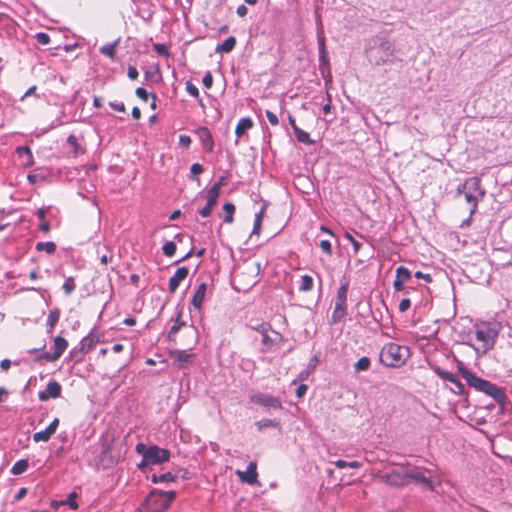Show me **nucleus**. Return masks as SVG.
Returning a JSON list of instances; mask_svg holds the SVG:
<instances>
[{
    "mask_svg": "<svg viewBox=\"0 0 512 512\" xmlns=\"http://www.w3.org/2000/svg\"><path fill=\"white\" fill-rule=\"evenodd\" d=\"M135 93H136L137 97H139L141 100H143V101H147L148 100L149 94H148V92L144 88L138 87L136 89Z\"/></svg>",
    "mask_w": 512,
    "mask_h": 512,
    "instance_id": "6e6d98bb",
    "label": "nucleus"
},
{
    "mask_svg": "<svg viewBox=\"0 0 512 512\" xmlns=\"http://www.w3.org/2000/svg\"><path fill=\"white\" fill-rule=\"evenodd\" d=\"M370 367V359L366 356L361 357L354 365L357 372L366 371Z\"/></svg>",
    "mask_w": 512,
    "mask_h": 512,
    "instance_id": "4c0bfd02",
    "label": "nucleus"
},
{
    "mask_svg": "<svg viewBox=\"0 0 512 512\" xmlns=\"http://www.w3.org/2000/svg\"><path fill=\"white\" fill-rule=\"evenodd\" d=\"M294 133L297 140L304 144H312L313 141L310 139V136L307 132L300 129L298 126H294Z\"/></svg>",
    "mask_w": 512,
    "mask_h": 512,
    "instance_id": "bb28decb",
    "label": "nucleus"
},
{
    "mask_svg": "<svg viewBox=\"0 0 512 512\" xmlns=\"http://www.w3.org/2000/svg\"><path fill=\"white\" fill-rule=\"evenodd\" d=\"M195 132L199 140L201 141L204 149L208 152H212L214 147V141L210 130L207 127L201 126Z\"/></svg>",
    "mask_w": 512,
    "mask_h": 512,
    "instance_id": "4468645a",
    "label": "nucleus"
},
{
    "mask_svg": "<svg viewBox=\"0 0 512 512\" xmlns=\"http://www.w3.org/2000/svg\"><path fill=\"white\" fill-rule=\"evenodd\" d=\"M463 190L473 193L478 198L485 196V190L481 187V180L478 177H471L462 184Z\"/></svg>",
    "mask_w": 512,
    "mask_h": 512,
    "instance_id": "ddd939ff",
    "label": "nucleus"
},
{
    "mask_svg": "<svg viewBox=\"0 0 512 512\" xmlns=\"http://www.w3.org/2000/svg\"><path fill=\"white\" fill-rule=\"evenodd\" d=\"M189 274L187 267H180L177 269L175 274L169 279V291L174 293L181 281H183Z\"/></svg>",
    "mask_w": 512,
    "mask_h": 512,
    "instance_id": "2eb2a0df",
    "label": "nucleus"
},
{
    "mask_svg": "<svg viewBox=\"0 0 512 512\" xmlns=\"http://www.w3.org/2000/svg\"><path fill=\"white\" fill-rule=\"evenodd\" d=\"M383 478L391 486L401 487L407 485L406 470H393L385 474Z\"/></svg>",
    "mask_w": 512,
    "mask_h": 512,
    "instance_id": "f8f14e48",
    "label": "nucleus"
},
{
    "mask_svg": "<svg viewBox=\"0 0 512 512\" xmlns=\"http://www.w3.org/2000/svg\"><path fill=\"white\" fill-rule=\"evenodd\" d=\"M258 331L261 332L262 335V344L266 347H270L272 345V339L269 337L267 333V324H261L258 328Z\"/></svg>",
    "mask_w": 512,
    "mask_h": 512,
    "instance_id": "e433bc0d",
    "label": "nucleus"
},
{
    "mask_svg": "<svg viewBox=\"0 0 512 512\" xmlns=\"http://www.w3.org/2000/svg\"><path fill=\"white\" fill-rule=\"evenodd\" d=\"M256 425L261 430L263 428H268V427L276 426L277 423L274 420H271V419H262L260 421H257Z\"/></svg>",
    "mask_w": 512,
    "mask_h": 512,
    "instance_id": "a18cd8bd",
    "label": "nucleus"
},
{
    "mask_svg": "<svg viewBox=\"0 0 512 512\" xmlns=\"http://www.w3.org/2000/svg\"><path fill=\"white\" fill-rule=\"evenodd\" d=\"M77 496H78V495H77V493H76V492H71V493L68 495L67 499H66L64 502H62V503H63V504H67L71 509L75 510V509H77V508H78V503H77V501H76Z\"/></svg>",
    "mask_w": 512,
    "mask_h": 512,
    "instance_id": "a19ab883",
    "label": "nucleus"
},
{
    "mask_svg": "<svg viewBox=\"0 0 512 512\" xmlns=\"http://www.w3.org/2000/svg\"><path fill=\"white\" fill-rule=\"evenodd\" d=\"M412 277V274L411 272L409 271L408 268L404 267V266H399L397 269H396V276H395V279L397 280H400L402 282H408Z\"/></svg>",
    "mask_w": 512,
    "mask_h": 512,
    "instance_id": "a878e982",
    "label": "nucleus"
},
{
    "mask_svg": "<svg viewBox=\"0 0 512 512\" xmlns=\"http://www.w3.org/2000/svg\"><path fill=\"white\" fill-rule=\"evenodd\" d=\"M190 172L193 175H199V174H201L203 172V167L199 163H194V164H192V166L190 168Z\"/></svg>",
    "mask_w": 512,
    "mask_h": 512,
    "instance_id": "bf43d9fd",
    "label": "nucleus"
},
{
    "mask_svg": "<svg viewBox=\"0 0 512 512\" xmlns=\"http://www.w3.org/2000/svg\"><path fill=\"white\" fill-rule=\"evenodd\" d=\"M318 362H319V359L317 356L312 357L310 359L307 367L299 373L298 379L300 381L306 380L314 372Z\"/></svg>",
    "mask_w": 512,
    "mask_h": 512,
    "instance_id": "412c9836",
    "label": "nucleus"
},
{
    "mask_svg": "<svg viewBox=\"0 0 512 512\" xmlns=\"http://www.w3.org/2000/svg\"><path fill=\"white\" fill-rule=\"evenodd\" d=\"M68 346V342L66 339H64L61 336H56L54 338V357L53 358H60L64 351L66 350Z\"/></svg>",
    "mask_w": 512,
    "mask_h": 512,
    "instance_id": "aec40b11",
    "label": "nucleus"
},
{
    "mask_svg": "<svg viewBox=\"0 0 512 512\" xmlns=\"http://www.w3.org/2000/svg\"><path fill=\"white\" fill-rule=\"evenodd\" d=\"M37 251H46L48 254H53L56 251V244L54 242H38L36 244Z\"/></svg>",
    "mask_w": 512,
    "mask_h": 512,
    "instance_id": "c756f323",
    "label": "nucleus"
},
{
    "mask_svg": "<svg viewBox=\"0 0 512 512\" xmlns=\"http://www.w3.org/2000/svg\"><path fill=\"white\" fill-rule=\"evenodd\" d=\"M236 45V38L233 36L228 37L222 44L217 45L215 51L216 52H231Z\"/></svg>",
    "mask_w": 512,
    "mask_h": 512,
    "instance_id": "4be33fe9",
    "label": "nucleus"
},
{
    "mask_svg": "<svg viewBox=\"0 0 512 512\" xmlns=\"http://www.w3.org/2000/svg\"><path fill=\"white\" fill-rule=\"evenodd\" d=\"M346 315V304L335 302V308L332 314V322H340Z\"/></svg>",
    "mask_w": 512,
    "mask_h": 512,
    "instance_id": "5701e85b",
    "label": "nucleus"
},
{
    "mask_svg": "<svg viewBox=\"0 0 512 512\" xmlns=\"http://www.w3.org/2000/svg\"><path fill=\"white\" fill-rule=\"evenodd\" d=\"M465 200L467 201V203L471 204V210H470V214H473L475 213V211L477 210V205H478V202L480 200H482L483 198H478L476 197L475 194L473 193H470L468 191H465Z\"/></svg>",
    "mask_w": 512,
    "mask_h": 512,
    "instance_id": "cd10ccee",
    "label": "nucleus"
},
{
    "mask_svg": "<svg viewBox=\"0 0 512 512\" xmlns=\"http://www.w3.org/2000/svg\"><path fill=\"white\" fill-rule=\"evenodd\" d=\"M410 306H411L410 299L404 298L399 303V311L400 312H405V311H407L410 308Z\"/></svg>",
    "mask_w": 512,
    "mask_h": 512,
    "instance_id": "864d4df0",
    "label": "nucleus"
},
{
    "mask_svg": "<svg viewBox=\"0 0 512 512\" xmlns=\"http://www.w3.org/2000/svg\"><path fill=\"white\" fill-rule=\"evenodd\" d=\"M94 344H95V342H94V338L92 336L84 337L80 342V345H81L80 350H81L82 354H85L89 350H91L93 348Z\"/></svg>",
    "mask_w": 512,
    "mask_h": 512,
    "instance_id": "c9c22d12",
    "label": "nucleus"
},
{
    "mask_svg": "<svg viewBox=\"0 0 512 512\" xmlns=\"http://www.w3.org/2000/svg\"><path fill=\"white\" fill-rule=\"evenodd\" d=\"M75 283L73 278H67L62 286L66 295H70L75 289Z\"/></svg>",
    "mask_w": 512,
    "mask_h": 512,
    "instance_id": "37998d69",
    "label": "nucleus"
},
{
    "mask_svg": "<svg viewBox=\"0 0 512 512\" xmlns=\"http://www.w3.org/2000/svg\"><path fill=\"white\" fill-rule=\"evenodd\" d=\"M62 387L61 385L55 381L51 380L44 391H40L38 393V398L40 401H48L51 398H58L61 395Z\"/></svg>",
    "mask_w": 512,
    "mask_h": 512,
    "instance_id": "9d476101",
    "label": "nucleus"
},
{
    "mask_svg": "<svg viewBox=\"0 0 512 512\" xmlns=\"http://www.w3.org/2000/svg\"><path fill=\"white\" fill-rule=\"evenodd\" d=\"M37 42L41 45H47L50 43V36L47 33L40 32L35 35Z\"/></svg>",
    "mask_w": 512,
    "mask_h": 512,
    "instance_id": "c03bdc74",
    "label": "nucleus"
},
{
    "mask_svg": "<svg viewBox=\"0 0 512 512\" xmlns=\"http://www.w3.org/2000/svg\"><path fill=\"white\" fill-rule=\"evenodd\" d=\"M175 496L176 493L174 491L152 490L141 504L139 510L140 512H164L168 509Z\"/></svg>",
    "mask_w": 512,
    "mask_h": 512,
    "instance_id": "20e7f679",
    "label": "nucleus"
},
{
    "mask_svg": "<svg viewBox=\"0 0 512 512\" xmlns=\"http://www.w3.org/2000/svg\"><path fill=\"white\" fill-rule=\"evenodd\" d=\"M52 436V433L46 428L43 431H39L33 434V440L35 442H47Z\"/></svg>",
    "mask_w": 512,
    "mask_h": 512,
    "instance_id": "58836bf2",
    "label": "nucleus"
},
{
    "mask_svg": "<svg viewBox=\"0 0 512 512\" xmlns=\"http://www.w3.org/2000/svg\"><path fill=\"white\" fill-rule=\"evenodd\" d=\"M185 323L180 321V316L178 315L177 319L175 320L174 325L171 327L168 338L169 340H172V337L180 330L182 326H184Z\"/></svg>",
    "mask_w": 512,
    "mask_h": 512,
    "instance_id": "79ce46f5",
    "label": "nucleus"
},
{
    "mask_svg": "<svg viewBox=\"0 0 512 512\" xmlns=\"http://www.w3.org/2000/svg\"><path fill=\"white\" fill-rule=\"evenodd\" d=\"M127 75H128V77L131 80H136L138 75H139V73H138L137 69L134 66H129L128 67Z\"/></svg>",
    "mask_w": 512,
    "mask_h": 512,
    "instance_id": "680f3d73",
    "label": "nucleus"
},
{
    "mask_svg": "<svg viewBox=\"0 0 512 512\" xmlns=\"http://www.w3.org/2000/svg\"><path fill=\"white\" fill-rule=\"evenodd\" d=\"M415 277L417 279H423L424 281H426L428 283L432 282V276L430 274H428V273H423L421 271H417L415 273Z\"/></svg>",
    "mask_w": 512,
    "mask_h": 512,
    "instance_id": "13d9d810",
    "label": "nucleus"
},
{
    "mask_svg": "<svg viewBox=\"0 0 512 512\" xmlns=\"http://www.w3.org/2000/svg\"><path fill=\"white\" fill-rule=\"evenodd\" d=\"M203 85L207 88V89H210L212 87V84H213V77H212V74L210 72H207L205 74V76L203 77Z\"/></svg>",
    "mask_w": 512,
    "mask_h": 512,
    "instance_id": "603ef678",
    "label": "nucleus"
},
{
    "mask_svg": "<svg viewBox=\"0 0 512 512\" xmlns=\"http://www.w3.org/2000/svg\"><path fill=\"white\" fill-rule=\"evenodd\" d=\"M345 237L352 243L354 252L357 253L361 248V243L354 239L349 233H346Z\"/></svg>",
    "mask_w": 512,
    "mask_h": 512,
    "instance_id": "5fc2aeb1",
    "label": "nucleus"
},
{
    "mask_svg": "<svg viewBox=\"0 0 512 512\" xmlns=\"http://www.w3.org/2000/svg\"><path fill=\"white\" fill-rule=\"evenodd\" d=\"M186 91L188 92L189 95L195 98L199 96L198 88L190 82H188L186 85Z\"/></svg>",
    "mask_w": 512,
    "mask_h": 512,
    "instance_id": "09e8293b",
    "label": "nucleus"
},
{
    "mask_svg": "<svg viewBox=\"0 0 512 512\" xmlns=\"http://www.w3.org/2000/svg\"><path fill=\"white\" fill-rule=\"evenodd\" d=\"M393 287H394L395 291H399V292H402L406 289L405 282H402L397 279L394 280Z\"/></svg>",
    "mask_w": 512,
    "mask_h": 512,
    "instance_id": "e2e57ef3",
    "label": "nucleus"
},
{
    "mask_svg": "<svg viewBox=\"0 0 512 512\" xmlns=\"http://www.w3.org/2000/svg\"><path fill=\"white\" fill-rule=\"evenodd\" d=\"M135 450L145 459V462L153 465L165 463L170 459V451L156 445L147 446L144 443H138Z\"/></svg>",
    "mask_w": 512,
    "mask_h": 512,
    "instance_id": "423d86ee",
    "label": "nucleus"
},
{
    "mask_svg": "<svg viewBox=\"0 0 512 512\" xmlns=\"http://www.w3.org/2000/svg\"><path fill=\"white\" fill-rule=\"evenodd\" d=\"M266 116L271 125L276 126L279 123L278 117L275 113L270 110H266Z\"/></svg>",
    "mask_w": 512,
    "mask_h": 512,
    "instance_id": "3c124183",
    "label": "nucleus"
},
{
    "mask_svg": "<svg viewBox=\"0 0 512 512\" xmlns=\"http://www.w3.org/2000/svg\"><path fill=\"white\" fill-rule=\"evenodd\" d=\"M207 291V284L202 282L195 291L191 304L198 310L201 309Z\"/></svg>",
    "mask_w": 512,
    "mask_h": 512,
    "instance_id": "f3484780",
    "label": "nucleus"
},
{
    "mask_svg": "<svg viewBox=\"0 0 512 512\" xmlns=\"http://www.w3.org/2000/svg\"><path fill=\"white\" fill-rule=\"evenodd\" d=\"M154 50L161 55H167V47L165 44H155Z\"/></svg>",
    "mask_w": 512,
    "mask_h": 512,
    "instance_id": "0e129e2a",
    "label": "nucleus"
},
{
    "mask_svg": "<svg viewBox=\"0 0 512 512\" xmlns=\"http://www.w3.org/2000/svg\"><path fill=\"white\" fill-rule=\"evenodd\" d=\"M475 327L476 339L481 342V345L474 347V349L476 352L485 354L494 347L499 334V327L497 324L492 323H481Z\"/></svg>",
    "mask_w": 512,
    "mask_h": 512,
    "instance_id": "39448f33",
    "label": "nucleus"
},
{
    "mask_svg": "<svg viewBox=\"0 0 512 512\" xmlns=\"http://www.w3.org/2000/svg\"><path fill=\"white\" fill-rule=\"evenodd\" d=\"M407 484L413 482L428 490H433L432 481L426 477L419 468L406 469Z\"/></svg>",
    "mask_w": 512,
    "mask_h": 512,
    "instance_id": "6e6552de",
    "label": "nucleus"
},
{
    "mask_svg": "<svg viewBox=\"0 0 512 512\" xmlns=\"http://www.w3.org/2000/svg\"><path fill=\"white\" fill-rule=\"evenodd\" d=\"M348 292V283L342 284L337 291L336 301L337 303L346 304Z\"/></svg>",
    "mask_w": 512,
    "mask_h": 512,
    "instance_id": "2f4dec72",
    "label": "nucleus"
},
{
    "mask_svg": "<svg viewBox=\"0 0 512 512\" xmlns=\"http://www.w3.org/2000/svg\"><path fill=\"white\" fill-rule=\"evenodd\" d=\"M251 401L266 408L281 409L282 405L277 397L270 394L258 393L251 397Z\"/></svg>",
    "mask_w": 512,
    "mask_h": 512,
    "instance_id": "1a4fd4ad",
    "label": "nucleus"
},
{
    "mask_svg": "<svg viewBox=\"0 0 512 512\" xmlns=\"http://www.w3.org/2000/svg\"><path fill=\"white\" fill-rule=\"evenodd\" d=\"M67 143L73 148V153L75 156L84 153V149L78 144L77 137L74 135H70L67 138Z\"/></svg>",
    "mask_w": 512,
    "mask_h": 512,
    "instance_id": "7c9ffc66",
    "label": "nucleus"
},
{
    "mask_svg": "<svg viewBox=\"0 0 512 512\" xmlns=\"http://www.w3.org/2000/svg\"><path fill=\"white\" fill-rule=\"evenodd\" d=\"M313 288V279L309 275H303L301 277V285L299 287V290L302 292H308L311 291Z\"/></svg>",
    "mask_w": 512,
    "mask_h": 512,
    "instance_id": "473e14b6",
    "label": "nucleus"
},
{
    "mask_svg": "<svg viewBox=\"0 0 512 512\" xmlns=\"http://www.w3.org/2000/svg\"><path fill=\"white\" fill-rule=\"evenodd\" d=\"M307 389H308L307 385H305V384H301V385H299V386L297 387V389H296V396H297L298 398L303 397V396L305 395V393H306Z\"/></svg>",
    "mask_w": 512,
    "mask_h": 512,
    "instance_id": "69168bd1",
    "label": "nucleus"
},
{
    "mask_svg": "<svg viewBox=\"0 0 512 512\" xmlns=\"http://www.w3.org/2000/svg\"><path fill=\"white\" fill-rule=\"evenodd\" d=\"M163 254L167 257H171L176 252V244L172 241L166 242L162 247Z\"/></svg>",
    "mask_w": 512,
    "mask_h": 512,
    "instance_id": "ea45409f",
    "label": "nucleus"
},
{
    "mask_svg": "<svg viewBox=\"0 0 512 512\" xmlns=\"http://www.w3.org/2000/svg\"><path fill=\"white\" fill-rule=\"evenodd\" d=\"M179 144L183 147H189L191 144V138L187 135H180L179 136Z\"/></svg>",
    "mask_w": 512,
    "mask_h": 512,
    "instance_id": "052dcab7",
    "label": "nucleus"
},
{
    "mask_svg": "<svg viewBox=\"0 0 512 512\" xmlns=\"http://www.w3.org/2000/svg\"><path fill=\"white\" fill-rule=\"evenodd\" d=\"M220 189L219 187L213 185L208 191H207V195L206 197L207 198H211V199H214V200H218V197L220 195Z\"/></svg>",
    "mask_w": 512,
    "mask_h": 512,
    "instance_id": "49530a36",
    "label": "nucleus"
},
{
    "mask_svg": "<svg viewBox=\"0 0 512 512\" xmlns=\"http://www.w3.org/2000/svg\"><path fill=\"white\" fill-rule=\"evenodd\" d=\"M365 52L369 61L379 66L393 62L395 47L389 39L375 36L368 40Z\"/></svg>",
    "mask_w": 512,
    "mask_h": 512,
    "instance_id": "f257e3e1",
    "label": "nucleus"
},
{
    "mask_svg": "<svg viewBox=\"0 0 512 512\" xmlns=\"http://www.w3.org/2000/svg\"><path fill=\"white\" fill-rule=\"evenodd\" d=\"M193 357L194 354L187 353L184 350H174L170 352V358L175 362L178 368H183Z\"/></svg>",
    "mask_w": 512,
    "mask_h": 512,
    "instance_id": "dca6fc26",
    "label": "nucleus"
},
{
    "mask_svg": "<svg viewBox=\"0 0 512 512\" xmlns=\"http://www.w3.org/2000/svg\"><path fill=\"white\" fill-rule=\"evenodd\" d=\"M217 204V201L214 200V199H211V198H207V203L206 205L199 210V214L202 216V217H208L211 215L214 207L216 206Z\"/></svg>",
    "mask_w": 512,
    "mask_h": 512,
    "instance_id": "c85d7f7f",
    "label": "nucleus"
},
{
    "mask_svg": "<svg viewBox=\"0 0 512 512\" xmlns=\"http://www.w3.org/2000/svg\"><path fill=\"white\" fill-rule=\"evenodd\" d=\"M433 371L444 381H448L450 383L455 384L457 387L462 388L463 385L461 382L455 377L451 372L443 370L441 367L436 366L433 368Z\"/></svg>",
    "mask_w": 512,
    "mask_h": 512,
    "instance_id": "a211bd4d",
    "label": "nucleus"
},
{
    "mask_svg": "<svg viewBox=\"0 0 512 512\" xmlns=\"http://www.w3.org/2000/svg\"><path fill=\"white\" fill-rule=\"evenodd\" d=\"M29 463L26 459L18 460L11 468L13 475H20L28 469Z\"/></svg>",
    "mask_w": 512,
    "mask_h": 512,
    "instance_id": "393cba45",
    "label": "nucleus"
},
{
    "mask_svg": "<svg viewBox=\"0 0 512 512\" xmlns=\"http://www.w3.org/2000/svg\"><path fill=\"white\" fill-rule=\"evenodd\" d=\"M59 318H60V310L59 309H53L49 312V315L47 318V326L49 327L48 333L52 332V329L57 324Z\"/></svg>",
    "mask_w": 512,
    "mask_h": 512,
    "instance_id": "b1692460",
    "label": "nucleus"
},
{
    "mask_svg": "<svg viewBox=\"0 0 512 512\" xmlns=\"http://www.w3.org/2000/svg\"><path fill=\"white\" fill-rule=\"evenodd\" d=\"M458 371L470 387L491 396L497 402L503 401L505 397L504 392L495 384L478 377L461 363L458 365Z\"/></svg>",
    "mask_w": 512,
    "mask_h": 512,
    "instance_id": "f03ea898",
    "label": "nucleus"
},
{
    "mask_svg": "<svg viewBox=\"0 0 512 512\" xmlns=\"http://www.w3.org/2000/svg\"><path fill=\"white\" fill-rule=\"evenodd\" d=\"M253 127V121L249 117H244L239 120L237 123L235 134L238 137L243 136L247 130L251 129Z\"/></svg>",
    "mask_w": 512,
    "mask_h": 512,
    "instance_id": "6ab92c4d",
    "label": "nucleus"
},
{
    "mask_svg": "<svg viewBox=\"0 0 512 512\" xmlns=\"http://www.w3.org/2000/svg\"><path fill=\"white\" fill-rule=\"evenodd\" d=\"M319 246L321 247V249L327 253L328 255H331L332 254V246H331V243L330 241L328 240H322L320 241V244Z\"/></svg>",
    "mask_w": 512,
    "mask_h": 512,
    "instance_id": "8fccbe9b",
    "label": "nucleus"
},
{
    "mask_svg": "<svg viewBox=\"0 0 512 512\" xmlns=\"http://www.w3.org/2000/svg\"><path fill=\"white\" fill-rule=\"evenodd\" d=\"M117 45H118V41L111 43V44L104 45L100 48V52L103 55L113 59L115 56V50H116Z\"/></svg>",
    "mask_w": 512,
    "mask_h": 512,
    "instance_id": "72a5a7b5",
    "label": "nucleus"
},
{
    "mask_svg": "<svg viewBox=\"0 0 512 512\" xmlns=\"http://www.w3.org/2000/svg\"><path fill=\"white\" fill-rule=\"evenodd\" d=\"M260 270L259 262H248L236 273V279L243 282V290H249L258 282Z\"/></svg>",
    "mask_w": 512,
    "mask_h": 512,
    "instance_id": "0eeeda50",
    "label": "nucleus"
},
{
    "mask_svg": "<svg viewBox=\"0 0 512 512\" xmlns=\"http://www.w3.org/2000/svg\"><path fill=\"white\" fill-rule=\"evenodd\" d=\"M236 475L244 483L249 485L256 484L258 477L256 462H250L246 471L237 470Z\"/></svg>",
    "mask_w": 512,
    "mask_h": 512,
    "instance_id": "9b49d317",
    "label": "nucleus"
},
{
    "mask_svg": "<svg viewBox=\"0 0 512 512\" xmlns=\"http://www.w3.org/2000/svg\"><path fill=\"white\" fill-rule=\"evenodd\" d=\"M113 259V255L111 253L107 254H103L101 257H100V263L102 265H107L108 263H110Z\"/></svg>",
    "mask_w": 512,
    "mask_h": 512,
    "instance_id": "338daca9",
    "label": "nucleus"
},
{
    "mask_svg": "<svg viewBox=\"0 0 512 512\" xmlns=\"http://www.w3.org/2000/svg\"><path fill=\"white\" fill-rule=\"evenodd\" d=\"M175 477L172 475V473L170 472H167V473H163L161 475H159V483H162V482H171V481H174Z\"/></svg>",
    "mask_w": 512,
    "mask_h": 512,
    "instance_id": "4d7b16f0",
    "label": "nucleus"
},
{
    "mask_svg": "<svg viewBox=\"0 0 512 512\" xmlns=\"http://www.w3.org/2000/svg\"><path fill=\"white\" fill-rule=\"evenodd\" d=\"M380 362L386 367H401L410 357V349L396 343H388L380 352Z\"/></svg>",
    "mask_w": 512,
    "mask_h": 512,
    "instance_id": "7ed1b4c3",
    "label": "nucleus"
},
{
    "mask_svg": "<svg viewBox=\"0 0 512 512\" xmlns=\"http://www.w3.org/2000/svg\"><path fill=\"white\" fill-rule=\"evenodd\" d=\"M17 153L19 155H27L28 159H29V164H32V152L31 150L29 149V147L27 146H20L17 148Z\"/></svg>",
    "mask_w": 512,
    "mask_h": 512,
    "instance_id": "de8ad7c7",
    "label": "nucleus"
},
{
    "mask_svg": "<svg viewBox=\"0 0 512 512\" xmlns=\"http://www.w3.org/2000/svg\"><path fill=\"white\" fill-rule=\"evenodd\" d=\"M223 210L225 212L224 221L226 223H232L234 220V212H235V206L232 203H225L223 206Z\"/></svg>",
    "mask_w": 512,
    "mask_h": 512,
    "instance_id": "f704fd0d",
    "label": "nucleus"
},
{
    "mask_svg": "<svg viewBox=\"0 0 512 512\" xmlns=\"http://www.w3.org/2000/svg\"><path fill=\"white\" fill-rule=\"evenodd\" d=\"M59 425V419L55 418L47 427V429L52 433V435L56 432L57 427Z\"/></svg>",
    "mask_w": 512,
    "mask_h": 512,
    "instance_id": "774afa93",
    "label": "nucleus"
}]
</instances>
